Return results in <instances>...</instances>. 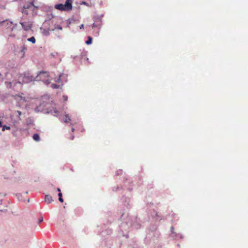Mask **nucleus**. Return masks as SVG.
Masks as SVG:
<instances>
[{
    "label": "nucleus",
    "instance_id": "nucleus-1",
    "mask_svg": "<svg viewBox=\"0 0 248 248\" xmlns=\"http://www.w3.org/2000/svg\"><path fill=\"white\" fill-rule=\"evenodd\" d=\"M49 74L47 72L41 71L36 76L35 80L42 81L45 82L46 85L50 83V80L48 79Z\"/></svg>",
    "mask_w": 248,
    "mask_h": 248
},
{
    "label": "nucleus",
    "instance_id": "nucleus-2",
    "mask_svg": "<svg viewBox=\"0 0 248 248\" xmlns=\"http://www.w3.org/2000/svg\"><path fill=\"white\" fill-rule=\"evenodd\" d=\"M72 6L71 0H66L64 4H58L55 5V8L60 10L70 11L72 9Z\"/></svg>",
    "mask_w": 248,
    "mask_h": 248
},
{
    "label": "nucleus",
    "instance_id": "nucleus-3",
    "mask_svg": "<svg viewBox=\"0 0 248 248\" xmlns=\"http://www.w3.org/2000/svg\"><path fill=\"white\" fill-rule=\"evenodd\" d=\"M19 78L21 80L22 82L24 83H29L35 80V78L31 76L29 73H25L23 74H22Z\"/></svg>",
    "mask_w": 248,
    "mask_h": 248
},
{
    "label": "nucleus",
    "instance_id": "nucleus-4",
    "mask_svg": "<svg viewBox=\"0 0 248 248\" xmlns=\"http://www.w3.org/2000/svg\"><path fill=\"white\" fill-rule=\"evenodd\" d=\"M20 24L22 26L24 30H25L26 31H28L30 30L31 28L32 24L30 22H20Z\"/></svg>",
    "mask_w": 248,
    "mask_h": 248
},
{
    "label": "nucleus",
    "instance_id": "nucleus-5",
    "mask_svg": "<svg viewBox=\"0 0 248 248\" xmlns=\"http://www.w3.org/2000/svg\"><path fill=\"white\" fill-rule=\"evenodd\" d=\"M45 201L47 204H49L53 201V200L51 196L46 195L45 197Z\"/></svg>",
    "mask_w": 248,
    "mask_h": 248
},
{
    "label": "nucleus",
    "instance_id": "nucleus-6",
    "mask_svg": "<svg viewBox=\"0 0 248 248\" xmlns=\"http://www.w3.org/2000/svg\"><path fill=\"white\" fill-rule=\"evenodd\" d=\"M32 6H34L35 8L36 7V6H35L34 5L33 1L28 3H27L26 4H25L23 8L25 9H28L31 8Z\"/></svg>",
    "mask_w": 248,
    "mask_h": 248
},
{
    "label": "nucleus",
    "instance_id": "nucleus-7",
    "mask_svg": "<svg viewBox=\"0 0 248 248\" xmlns=\"http://www.w3.org/2000/svg\"><path fill=\"white\" fill-rule=\"evenodd\" d=\"M32 138L36 141H39L40 140V136L38 134H34Z\"/></svg>",
    "mask_w": 248,
    "mask_h": 248
},
{
    "label": "nucleus",
    "instance_id": "nucleus-8",
    "mask_svg": "<svg viewBox=\"0 0 248 248\" xmlns=\"http://www.w3.org/2000/svg\"><path fill=\"white\" fill-rule=\"evenodd\" d=\"M5 84L7 86V87L12 88L13 87V85H15L16 82H5Z\"/></svg>",
    "mask_w": 248,
    "mask_h": 248
},
{
    "label": "nucleus",
    "instance_id": "nucleus-9",
    "mask_svg": "<svg viewBox=\"0 0 248 248\" xmlns=\"http://www.w3.org/2000/svg\"><path fill=\"white\" fill-rule=\"evenodd\" d=\"M92 38L91 36H88V40L86 41L87 45H91L92 43Z\"/></svg>",
    "mask_w": 248,
    "mask_h": 248
},
{
    "label": "nucleus",
    "instance_id": "nucleus-10",
    "mask_svg": "<svg viewBox=\"0 0 248 248\" xmlns=\"http://www.w3.org/2000/svg\"><path fill=\"white\" fill-rule=\"evenodd\" d=\"M28 41H30V42H31V43H32L33 44H34L36 42V39L35 38L32 36L30 38H28Z\"/></svg>",
    "mask_w": 248,
    "mask_h": 248
},
{
    "label": "nucleus",
    "instance_id": "nucleus-11",
    "mask_svg": "<svg viewBox=\"0 0 248 248\" xmlns=\"http://www.w3.org/2000/svg\"><path fill=\"white\" fill-rule=\"evenodd\" d=\"M71 121V119H70L68 115H66L64 118V122L65 123H68Z\"/></svg>",
    "mask_w": 248,
    "mask_h": 248
},
{
    "label": "nucleus",
    "instance_id": "nucleus-12",
    "mask_svg": "<svg viewBox=\"0 0 248 248\" xmlns=\"http://www.w3.org/2000/svg\"><path fill=\"white\" fill-rule=\"evenodd\" d=\"M5 129L10 130V127L6 126V125L3 126H2V131H4Z\"/></svg>",
    "mask_w": 248,
    "mask_h": 248
},
{
    "label": "nucleus",
    "instance_id": "nucleus-13",
    "mask_svg": "<svg viewBox=\"0 0 248 248\" xmlns=\"http://www.w3.org/2000/svg\"><path fill=\"white\" fill-rule=\"evenodd\" d=\"M63 76V74H61L59 76V78H58V79L56 80L57 82L60 83L62 81V77Z\"/></svg>",
    "mask_w": 248,
    "mask_h": 248
},
{
    "label": "nucleus",
    "instance_id": "nucleus-14",
    "mask_svg": "<svg viewBox=\"0 0 248 248\" xmlns=\"http://www.w3.org/2000/svg\"><path fill=\"white\" fill-rule=\"evenodd\" d=\"M43 33L45 35H46V36H47V35H49V31L44 30V31H43Z\"/></svg>",
    "mask_w": 248,
    "mask_h": 248
},
{
    "label": "nucleus",
    "instance_id": "nucleus-15",
    "mask_svg": "<svg viewBox=\"0 0 248 248\" xmlns=\"http://www.w3.org/2000/svg\"><path fill=\"white\" fill-rule=\"evenodd\" d=\"M57 191H59V193L58 194V196H59V197H62V193H61V189L59 188H57V190H56Z\"/></svg>",
    "mask_w": 248,
    "mask_h": 248
},
{
    "label": "nucleus",
    "instance_id": "nucleus-16",
    "mask_svg": "<svg viewBox=\"0 0 248 248\" xmlns=\"http://www.w3.org/2000/svg\"><path fill=\"white\" fill-rule=\"evenodd\" d=\"M51 86L53 89H57L59 87V86L56 84H52Z\"/></svg>",
    "mask_w": 248,
    "mask_h": 248
},
{
    "label": "nucleus",
    "instance_id": "nucleus-17",
    "mask_svg": "<svg viewBox=\"0 0 248 248\" xmlns=\"http://www.w3.org/2000/svg\"><path fill=\"white\" fill-rule=\"evenodd\" d=\"M62 98L63 99L64 101H65V102L67 101L68 100V97L66 95H63L62 96Z\"/></svg>",
    "mask_w": 248,
    "mask_h": 248
},
{
    "label": "nucleus",
    "instance_id": "nucleus-18",
    "mask_svg": "<svg viewBox=\"0 0 248 248\" xmlns=\"http://www.w3.org/2000/svg\"><path fill=\"white\" fill-rule=\"evenodd\" d=\"M55 29H58V30H62V27L61 26H60V25H57L55 27Z\"/></svg>",
    "mask_w": 248,
    "mask_h": 248
},
{
    "label": "nucleus",
    "instance_id": "nucleus-19",
    "mask_svg": "<svg viewBox=\"0 0 248 248\" xmlns=\"http://www.w3.org/2000/svg\"><path fill=\"white\" fill-rule=\"evenodd\" d=\"M22 13H24V14H26V15H27L28 14L27 9H24V10L22 11Z\"/></svg>",
    "mask_w": 248,
    "mask_h": 248
},
{
    "label": "nucleus",
    "instance_id": "nucleus-20",
    "mask_svg": "<svg viewBox=\"0 0 248 248\" xmlns=\"http://www.w3.org/2000/svg\"><path fill=\"white\" fill-rule=\"evenodd\" d=\"M82 4H84V5H87L88 6H90V5L89 4H88L86 2H85V1L82 2Z\"/></svg>",
    "mask_w": 248,
    "mask_h": 248
},
{
    "label": "nucleus",
    "instance_id": "nucleus-21",
    "mask_svg": "<svg viewBox=\"0 0 248 248\" xmlns=\"http://www.w3.org/2000/svg\"><path fill=\"white\" fill-rule=\"evenodd\" d=\"M59 200L60 202H63V199L62 198V197H59Z\"/></svg>",
    "mask_w": 248,
    "mask_h": 248
},
{
    "label": "nucleus",
    "instance_id": "nucleus-22",
    "mask_svg": "<svg viewBox=\"0 0 248 248\" xmlns=\"http://www.w3.org/2000/svg\"><path fill=\"white\" fill-rule=\"evenodd\" d=\"M17 113H18L19 116H20L21 115V112L19 111V110H17Z\"/></svg>",
    "mask_w": 248,
    "mask_h": 248
},
{
    "label": "nucleus",
    "instance_id": "nucleus-23",
    "mask_svg": "<svg viewBox=\"0 0 248 248\" xmlns=\"http://www.w3.org/2000/svg\"><path fill=\"white\" fill-rule=\"evenodd\" d=\"M79 28L80 29H83L84 28V24H81L80 26H79Z\"/></svg>",
    "mask_w": 248,
    "mask_h": 248
},
{
    "label": "nucleus",
    "instance_id": "nucleus-24",
    "mask_svg": "<svg viewBox=\"0 0 248 248\" xmlns=\"http://www.w3.org/2000/svg\"><path fill=\"white\" fill-rule=\"evenodd\" d=\"M54 112H55V114H58V110H56V109H55V110H54Z\"/></svg>",
    "mask_w": 248,
    "mask_h": 248
},
{
    "label": "nucleus",
    "instance_id": "nucleus-25",
    "mask_svg": "<svg viewBox=\"0 0 248 248\" xmlns=\"http://www.w3.org/2000/svg\"><path fill=\"white\" fill-rule=\"evenodd\" d=\"M43 217H42L40 219H39V222H41L42 221H43Z\"/></svg>",
    "mask_w": 248,
    "mask_h": 248
},
{
    "label": "nucleus",
    "instance_id": "nucleus-26",
    "mask_svg": "<svg viewBox=\"0 0 248 248\" xmlns=\"http://www.w3.org/2000/svg\"><path fill=\"white\" fill-rule=\"evenodd\" d=\"M2 123L0 121V127H2Z\"/></svg>",
    "mask_w": 248,
    "mask_h": 248
},
{
    "label": "nucleus",
    "instance_id": "nucleus-27",
    "mask_svg": "<svg viewBox=\"0 0 248 248\" xmlns=\"http://www.w3.org/2000/svg\"><path fill=\"white\" fill-rule=\"evenodd\" d=\"M17 83H19V84H22V83L21 82V81H19Z\"/></svg>",
    "mask_w": 248,
    "mask_h": 248
},
{
    "label": "nucleus",
    "instance_id": "nucleus-28",
    "mask_svg": "<svg viewBox=\"0 0 248 248\" xmlns=\"http://www.w3.org/2000/svg\"><path fill=\"white\" fill-rule=\"evenodd\" d=\"M72 132H74V128H72Z\"/></svg>",
    "mask_w": 248,
    "mask_h": 248
},
{
    "label": "nucleus",
    "instance_id": "nucleus-29",
    "mask_svg": "<svg viewBox=\"0 0 248 248\" xmlns=\"http://www.w3.org/2000/svg\"><path fill=\"white\" fill-rule=\"evenodd\" d=\"M73 139H74V136H72L71 138V140H73Z\"/></svg>",
    "mask_w": 248,
    "mask_h": 248
}]
</instances>
